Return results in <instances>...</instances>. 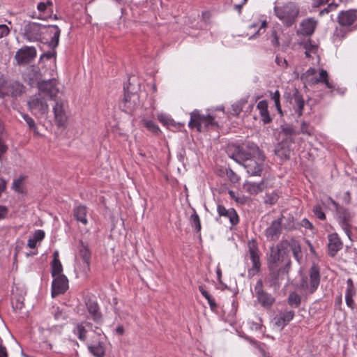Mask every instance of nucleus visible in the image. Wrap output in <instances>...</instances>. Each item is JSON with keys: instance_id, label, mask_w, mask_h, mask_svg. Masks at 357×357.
Instances as JSON below:
<instances>
[{"instance_id": "obj_1", "label": "nucleus", "mask_w": 357, "mask_h": 357, "mask_svg": "<svg viewBox=\"0 0 357 357\" xmlns=\"http://www.w3.org/2000/svg\"><path fill=\"white\" fill-rule=\"evenodd\" d=\"M285 244L281 241L276 245L271 246L267 255L268 280L271 286L279 287L280 280L284 279L290 270L291 260L288 257L289 251L284 248Z\"/></svg>"}, {"instance_id": "obj_2", "label": "nucleus", "mask_w": 357, "mask_h": 357, "mask_svg": "<svg viewBox=\"0 0 357 357\" xmlns=\"http://www.w3.org/2000/svg\"><path fill=\"white\" fill-rule=\"evenodd\" d=\"M226 152L229 158L242 165L251 157L260 155L259 147L252 142H245L241 145L229 144Z\"/></svg>"}, {"instance_id": "obj_3", "label": "nucleus", "mask_w": 357, "mask_h": 357, "mask_svg": "<svg viewBox=\"0 0 357 357\" xmlns=\"http://www.w3.org/2000/svg\"><path fill=\"white\" fill-rule=\"evenodd\" d=\"M321 275L319 268L313 264L309 271V275L303 277L299 284V289L305 296L314 294L320 284Z\"/></svg>"}, {"instance_id": "obj_4", "label": "nucleus", "mask_w": 357, "mask_h": 357, "mask_svg": "<svg viewBox=\"0 0 357 357\" xmlns=\"http://www.w3.org/2000/svg\"><path fill=\"white\" fill-rule=\"evenodd\" d=\"M25 92V86L18 81L9 82L3 77H0V98L6 96L17 98Z\"/></svg>"}, {"instance_id": "obj_5", "label": "nucleus", "mask_w": 357, "mask_h": 357, "mask_svg": "<svg viewBox=\"0 0 357 357\" xmlns=\"http://www.w3.org/2000/svg\"><path fill=\"white\" fill-rule=\"evenodd\" d=\"M274 11L278 17L287 26H291L298 16L299 9L295 3L289 2L282 7H275Z\"/></svg>"}, {"instance_id": "obj_6", "label": "nucleus", "mask_w": 357, "mask_h": 357, "mask_svg": "<svg viewBox=\"0 0 357 357\" xmlns=\"http://www.w3.org/2000/svg\"><path fill=\"white\" fill-rule=\"evenodd\" d=\"M248 253L252 261V266L248 269V273L250 278L257 275L261 269L260 253L258 243L256 240L252 239L248 241Z\"/></svg>"}, {"instance_id": "obj_7", "label": "nucleus", "mask_w": 357, "mask_h": 357, "mask_svg": "<svg viewBox=\"0 0 357 357\" xmlns=\"http://www.w3.org/2000/svg\"><path fill=\"white\" fill-rule=\"evenodd\" d=\"M43 27L45 31H41V43L54 50L59 45L60 29L56 25H43Z\"/></svg>"}, {"instance_id": "obj_8", "label": "nucleus", "mask_w": 357, "mask_h": 357, "mask_svg": "<svg viewBox=\"0 0 357 357\" xmlns=\"http://www.w3.org/2000/svg\"><path fill=\"white\" fill-rule=\"evenodd\" d=\"M264 155L260 151V155L251 157L243 165L251 176H261L264 171Z\"/></svg>"}, {"instance_id": "obj_9", "label": "nucleus", "mask_w": 357, "mask_h": 357, "mask_svg": "<svg viewBox=\"0 0 357 357\" xmlns=\"http://www.w3.org/2000/svg\"><path fill=\"white\" fill-rule=\"evenodd\" d=\"M336 211L339 225L351 239L353 215L348 210L339 206H336Z\"/></svg>"}, {"instance_id": "obj_10", "label": "nucleus", "mask_w": 357, "mask_h": 357, "mask_svg": "<svg viewBox=\"0 0 357 357\" xmlns=\"http://www.w3.org/2000/svg\"><path fill=\"white\" fill-rule=\"evenodd\" d=\"M124 98L121 103L120 107L126 112H131L139 105V96L137 92H131L130 86L126 89L124 88Z\"/></svg>"}, {"instance_id": "obj_11", "label": "nucleus", "mask_w": 357, "mask_h": 357, "mask_svg": "<svg viewBox=\"0 0 357 357\" xmlns=\"http://www.w3.org/2000/svg\"><path fill=\"white\" fill-rule=\"evenodd\" d=\"M294 141L292 137H286L278 143L275 149V153L282 160H288L293 151Z\"/></svg>"}, {"instance_id": "obj_12", "label": "nucleus", "mask_w": 357, "mask_h": 357, "mask_svg": "<svg viewBox=\"0 0 357 357\" xmlns=\"http://www.w3.org/2000/svg\"><path fill=\"white\" fill-rule=\"evenodd\" d=\"M36 56V50L34 47L24 46L16 52L15 59L18 64L30 63Z\"/></svg>"}, {"instance_id": "obj_13", "label": "nucleus", "mask_w": 357, "mask_h": 357, "mask_svg": "<svg viewBox=\"0 0 357 357\" xmlns=\"http://www.w3.org/2000/svg\"><path fill=\"white\" fill-rule=\"evenodd\" d=\"M45 31L43 24L36 22H29L24 26V36L28 40L40 41L41 31Z\"/></svg>"}, {"instance_id": "obj_14", "label": "nucleus", "mask_w": 357, "mask_h": 357, "mask_svg": "<svg viewBox=\"0 0 357 357\" xmlns=\"http://www.w3.org/2000/svg\"><path fill=\"white\" fill-rule=\"evenodd\" d=\"M52 282V296L53 298L63 294L68 289V280L65 275L53 277Z\"/></svg>"}, {"instance_id": "obj_15", "label": "nucleus", "mask_w": 357, "mask_h": 357, "mask_svg": "<svg viewBox=\"0 0 357 357\" xmlns=\"http://www.w3.org/2000/svg\"><path fill=\"white\" fill-rule=\"evenodd\" d=\"M256 296L259 303L264 307L269 308L275 302V298L263 290V283L259 280L255 286Z\"/></svg>"}, {"instance_id": "obj_16", "label": "nucleus", "mask_w": 357, "mask_h": 357, "mask_svg": "<svg viewBox=\"0 0 357 357\" xmlns=\"http://www.w3.org/2000/svg\"><path fill=\"white\" fill-rule=\"evenodd\" d=\"M27 105L29 109L37 111L41 114H46L48 112V105L40 93L31 97Z\"/></svg>"}, {"instance_id": "obj_17", "label": "nucleus", "mask_w": 357, "mask_h": 357, "mask_svg": "<svg viewBox=\"0 0 357 357\" xmlns=\"http://www.w3.org/2000/svg\"><path fill=\"white\" fill-rule=\"evenodd\" d=\"M56 84L57 83L55 79L43 80L38 83V89L40 93H45L50 96L51 99H54L59 92Z\"/></svg>"}, {"instance_id": "obj_18", "label": "nucleus", "mask_w": 357, "mask_h": 357, "mask_svg": "<svg viewBox=\"0 0 357 357\" xmlns=\"http://www.w3.org/2000/svg\"><path fill=\"white\" fill-rule=\"evenodd\" d=\"M87 312L91 315V319L96 323L101 324L102 323V314L98 302L95 300L89 298L85 302Z\"/></svg>"}, {"instance_id": "obj_19", "label": "nucleus", "mask_w": 357, "mask_h": 357, "mask_svg": "<svg viewBox=\"0 0 357 357\" xmlns=\"http://www.w3.org/2000/svg\"><path fill=\"white\" fill-rule=\"evenodd\" d=\"M23 79L31 86L34 85L38 86L41 79V73L38 68L35 66H30L23 74Z\"/></svg>"}, {"instance_id": "obj_20", "label": "nucleus", "mask_w": 357, "mask_h": 357, "mask_svg": "<svg viewBox=\"0 0 357 357\" xmlns=\"http://www.w3.org/2000/svg\"><path fill=\"white\" fill-rule=\"evenodd\" d=\"M217 212L220 217L228 218L231 226L239 223V216L234 208H226L223 205L218 204Z\"/></svg>"}, {"instance_id": "obj_21", "label": "nucleus", "mask_w": 357, "mask_h": 357, "mask_svg": "<svg viewBox=\"0 0 357 357\" xmlns=\"http://www.w3.org/2000/svg\"><path fill=\"white\" fill-rule=\"evenodd\" d=\"M54 120L59 127H63L67 121L68 117L66 113L64 103L61 101H56L53 108Z\"/></svg>"}, {"instance_id": "obj_22", "label": "nucleus", "mask_w": 357, "mask_h": 357, "mask_svg": "<svg viewBox=\"0 0 357 357\" xmlns=\"http://www.w3.org/2000/svg\"><path fill=\"white\" fill-rule=\"evenodd\" d=\"M282 218L273 220L265 230V236L269 241H276L282 232Z\"/></svg>"}, {"instance_id": "obj_23", "label": "nucleus", "mask_w": 357, "mask_h": 357, "mask_svg": "<svg viewBox=\"0 0 357 357\" xmlns=\"http://www.w3.org/2000/svg\"><path fill=\"white\" fill-rule=\"evenodd\" d=\"M328 250L331 257H335L343 247V243L337 233L328 235Z\"/></svg>"}, {"instance_id": "obj_24", "label": "nucleus", "mask_w": 357, "mask_h": 357, "mask_svg": "<svg viewBox=\"0 0 357 357\" xmlns=\"http://www.w3.org/2000/svg\"><path fill=\"white\" fill-rule=\"evenodd\" d=\"M293 310H285L277 314L274 319V326L282 330L294 317Z\"/></svg>"}, {"instance_id": "obj_25", "label": "nucleus", "mask_w": 357, "mask_h": 357, "mask_svg": "<svg viewBox=\"0 0 357 357\" xmlns=\"http://www.w3.org/2000/svg\"><path fill=\"white\" fill-rule=\"evenodd\" d=\"M87 348L90 354L94 357H105V344L100 338L92 340L91 342L88 344Z\"/></svg>"}, {"instance_id": "obj_26", "label": "nucleus", "mask_w": 357, "mask_h": 357, "mask_svg": "<svg viewBox=\"0 0 357 357\" xmlns=\"http://www.w3.org/2000/svg\"><path fill=\"white\" fill-rule=\"evenodd\" d=\"M282 242L286 243V244L284 245L285 250H288V248H290L292 251L294 257L298 263H300L303 258L300 243L294 238H291L290 240H282Z\"/></svg>"}, {"instance_id": "obj_27", "label": "nucleus", "mask_w": 357, "mask_h": 357, "mask_svg": "<svg viewBox=\"0 0 357 357\" xmlns=\"http://www.w3.org/2000/svg\"><path fill=\"white\" fill-rule=\"evenodd\" d=\"M356 19V11L349 10L340 12L338 15L337 21L341 26H349L353 24Z\"/></svg>"}, {"instance_id": "obj_28", "label": "nucleus", "mask_w": 357, "mask_h": 357, "mask_svg": "<svg viewBox=\"0 0 357 357\" xmlns=\"http://www.w3.org/2000/svg\"><path fill=\"white\" fill-rule=\"evenodd\" d=\"M266 187V185L264 180H261L259 182L246 181L243 185V190L250 195H257L259 192H262Z\"/></svg>"}, {"instance_id": "obj_29", "label": "nucleus", "mask_w": 357, "mask_h": 357, "mask_svg": "<svg viewBox=\"0 0 357 357\" xmlns=\"http://www.w3.org/2000/svg\"><path fill=\"white\" fill-rule=\"evenodd\" d=\"M93 324L89 321H84L81 323H77L73 329V333L75 335L77 336L78 339L80 341H86V333L88 328H92Z\"/></svg>"}, {"instance_id": "obj_30", "label": "nucleus", "mask_w": 357, "mask_h": 357, "mask_svg": "<svg viewBox=\"0 0 357 357\" xmlns=\"http://www.w3.org/2000/svg\"><path fill=\"white\" fill-rule=\"evenodd\" d=\"M205 115L199 114L197 110L190 113V121L189 122V127L190 128H197L199 132L202 131V123H204Z\"/></svg>"}, {"instance_id": "obj_31", "label": "nucleus", "mask_w": 357, "mask_h": 357, "mask_svg": "<svg viewBox=\"0 0 357 357\" xmlns=\"http://www.w3.org/2000/svg\"><path fill=\"white\" fill-rule=\"evenodd\" d=\"M51 274L52 277L63 275V266L59 260V252L55 251L53 254V259L51 262Z\"/></svg>"}, {"instance_id": "obj_32", "label": "nucleus", "mask_w": 357, "mask_h": 357, "mask_svg": "<svg viewBox=\"0 0 357 357\" xmlns=\"http://www.w3.org/2000/svg\"><path fill=\"white\" fill-rule=\"evenodd\" d=\"M317 24V21L313 18L305 20L301 23V33L306 36L312 35L315 30Z\"/></svg>"}, {"instance_id": "obj_33", "label": "nucleus", "mask_w": 357, "mask_h": 357, "mask_svg": "<svg viewBox=\"0 0 357 357\" xmlns=\"http://www.w3.org/2000/svg\"><path fill=\"white\" fill-rule=\"evenodd\" d=\"M86 214L87 208L84 205H79L73 210V215L75 218L84 225H87L88 223Z\"/></svg>"}, {"instance_id": "obj_34", "label": "nucleus", "mask_w": 357, "mask_h": 357, "mask_svg": "<svg viewBox=\"0 0 357 357\" xmlns=\"http://www.w3.org/2000/svg\"><path fill=\"white\" fill-rule=\"evenodd\" d=\"M45 236V231L38 229L34 232L33 238L28 240L27 246L31 249H34L37 246V243L43 240Z\"/></svg>"}, {"instance_id": "obj_35", "label": "nucleus", "mask_w": 357, "mask_h": 357, "mask_svg": "<svg viewBox=\"0 0 357 357\" xmlns=\"http://www.w3.org/2000/svg\"><path fill=\"white\" fill-rule=\"evenodd\" d=\"M257 109L259 110L260 115L261 116V120L264 123H268L271 121V118L269 116L268 111V105L266 101L261 100L260 101L257 106Z\"/></svg>"}, {"instance_id": "obj_36", "label": "nucleus", "mask_w": 357, "mask_h": 357, "mask_svg": "<svg viewBox=\"0 0 357 357\" xmlns=\"http://www.w3.org/2000/svg\"><path fill=\"white\" fill-rule=\"evenodd\" d=\"M293 98L296 105V112H297L298 116H301L303 114L305 102L301 94L296 89H294Z\"/></svg>"}, {"instance_id": "obj_37", "label": "nucleus", "mask_w": 357, "mask_h": 357, "mask_svg": "<svg viewBox=\"0 0 357 357\" xmlns=\"http://www.w3.org/2000/svg\"><path fill=\"white\" fill-rule=\"evenodd\" d=\"M312 84H317L319 82L324 83L328 88H331V84L328 80V73L325 70H321L319 73V77H312L311 79Z\"/></svg>"}, {"instance_id": "obj_38", "label": "nucleus", "mask_w": 357, "mask_h": 357, "mask_svg": "<svg viewBox=\"0 0 357 357\" xmlns=\"http://www.w3.org/2000/svg\"><path fill=\"white\" fill-rule=\"evenodd\" d=\"M199 290L202 295L207 300L208 303L211 310H215L217 308V304L215 299L211 296V294L205 289L204 287L199 286Z\"/></svg>"}, {"instance_id": "obj_39", "label": "nucleus", "mask_w": 357, "mask_h": 357, "mask_svg": "<svg viewBox=\"0 0 357 357\" xmlns=\"http://www.w3.org/2000/svg\"><path fill=\"white\" fill-rule=\"evenodd\" d=\"M287 303L291 307L297 308L301 303V298L297 293L291 292L288 296Z\"/></svg>"}, {"instance_id": "obj_40", "label": "nucleus", "mask_w": 357, "mask_h": 357, "mask_svg": "<svg viewBox=\"0 0 357 357\" xmlns=\"http://www.w3.org/2000/svg\"><path fill=\"white\" fill-rule=\"evenodd\" d=\"M281 132L287 136L291 137L293 135H299V131L296 128L290 124H284L281 126Z\"/></svg>"}, {"instance_id": "obj_41", "label": "nucleus", "mask_w": 357, "mask_h": 357, "mask_svg": "<svg viewBox=\"0 0 357 357\" xmlns=\"http://www.w3.org/2000/svg\"><path fill=\"white\" fill-rule=\"evenodd\" d=\"M190 222L191 224V226L195 229V231L196 232H199L202 229L201 226V222L199 215L195 211H194V213L191 215L190 218Z\"/></svg>"}, {"instance_id": "obj_42", "label": "nucleus", "mask_w": 357, "mask_h": 357, "mask_svg": "<svg viewBox=\"0 0 357 357\" xmlns=\"http://www.w3.org/2000/svg\"><path fill=\"white\" fill-rule=\"evenodd\" d=\"M298 131L299 134L302 133L303 135L311 136L314 132V128L310 125L309 122L303 121L301 125V129Z\"/></svg>"}, {"instance_id": "obj_43", "label": "nucleus", "mask_w": 357, "mask_h": 357, "mask_svg": "<svg viewBox=\"0 0 357 357\" xmlns=\"http://www.w3.org/2000/svg\"><path fill=\"white\" fill-rule=\"evenodd\" d=\"M316 73H317V71L315 69L310 68L305 73H303L301 75V79H303L305 82H307L308 84L312 85L311 84L310 79L312 77H316V76H315Z\"/></svg>"}, {"instance_id": "obj_44", "label": "nucleus", "mask_w": 357, "mask_h": 357, "mask_svg": "<svg viewBox=\"0 0 357 357\" xmlns=\"http://www.w3.org/2000/svg\"><path fill=\"white\" fill-rule=\"evenodd\" d=\"M22 117H23L24 120L26 122L27 125L29 126V128L31 130H33L34 132V133L38 134V131L37 127L36 126L35 121L31 117H30L29 115L25 114H22Z\"/></svg>"}, {"instance_id": "obj_45", "label": "nucleus", "mask_w": 357, "mask_h": 357, "mask_svg": "<svg viewBox=\"0 0 357 357\" xmlns=\"http://www.w3.org/2000/svg\"><path fill=\"white\" fill-rule=\"evenodd\" d=\"M356 294V288L354 284V282L351 278H349L347 280V289L345 292V296H354Z\"/></svg>"}, {"instance_id": "obj_46", "label": "nucleus", "mask_w": 357, "mask_h": 357, "mask_svg": "<svg viewBox=\"0 0 357 357\" xmlns=\"http://www.w3.org/2000/svg\"><path fill=\"white\" fill-rule=\"evenodd\" d=\"M79 253L83 261L89 265L91 259V252L89 250L86 248H83L80 250Z\"/></svg>"}, {"instance_id": "obj_47", "label": "nucleus", "mask_w": 357, "mask_h": 357, "mask_svg": "<svg viewBox=\"0 0 357 357\" xmlns=\"http://www.w3.org/2000/svg\"><path fill=\"white\" fill-rule=\"evenodd\" d=\"M278 197H278V194L275 192H272L271 194H266V198L265 202L270 205H273L278 202Z\"/></svg>"}, {"instance_id": "obj_48", "label": "nucleus", "mask_w": 357, "mask_h": 357, "mask_svg": "<svg viewBox=\"0 0 357 357\" xmlns=\"http://www.w3.org/2000/svg\"><path fill=\"white\" fill-rule=\"evenodd\" d=\"M313 212L319 219L321 220H324L326 219V215L319 205H317L314 207Z\"/></svg>"}, {"instance_id": "obj_49", "label": "nucleus", "mask_w": 357, "mask_h": 357, "mask_svg": "<svg viewBox=\"0 0 357 357\" xmlns=\"http://www.w3.org/2000/svg\"><path fill=\"white\" fill-rule=\"evenodd\" d=\"M24 180H14L13 187L16 192L22 193L24 192Z\"/></svg>"}, {"instance_id": "obj_50", "label": "nucleus", "mask_w": 357, "mask_h": 357, "mask_svg": "<svg viewBox=\"0 0 357 357\" xmlns=\"http://www.w3.org/2000/svg\"><path fill=\"white\" fill-rule=\"evenodd\" d=\"M280 95L279 91H275V92L273 93V95L272 96V99L275 102V107L277 108V110L280 114H282V109H281V106H280Z\"/></svg>"}, {"instance_id": "obj_51", "label": "nucleus", "mask_w": 357, "mask_h": 357, "mask_svg": "<svg viewBox=\"0 0 357 357\" xmlns=\"http://www.w3.org/2000/svg\"><path fill=\"white\" fill-rule=\"evenodd\" d=\"M144 124L145 126L154 134H157L160 130L158 127L152 121H146Z\"/></svg>"}, {"instance_id": "obj_52", "label": "nucleus", "mask_w": 357, "mask_h": 357, "mask_svg": "<svg viewBox=\"0 0 357 357\" xmlns=\"http://www.w3.org/2000/svg\"><path fill=\"white\" fill-rule=\"evenodd\" d=\"M8 208L3 205H0V220H4L7 218L8 214Z\"/></svg>"}, {"instance_id": "obj_53", "label": "nucleus", "mask_w": 357, "mask_h": 357, "mask_svg": "<svg viewBox=\"0 0 357 357\" xmlns=\"http://www.w3.org/2000/svg\"><path fill=\"white\" fill-rule=\"evenodd\" d=\"M9 33L10 29L6 24H0V38L8 36Z\"/></svg>"}, {"instance_id": "obj_54", "label": "nucleus", "mask_w": 357, "mask_h": 357, "mask_svg": "<svg viewBox=\"0 0 357 357\" xmlns=\"http://www.w3.org/2000/svg\"><path fill=\"white\" fill-rule=\"evenodd\" d=\"M271 37V43L273 45L278 47L280 45L279 36H278L277 31L275 30L272 31Z\"/></svg>"}, {"instance_id": "obj_55", "label": "nucleus", "mask_w": 357, "mask_h": 357, "mask_svg": "<svg viewBox=\"0 0 357 357\" xmlns=\"http://www.w3.org/2000/svg\"><path fill=\"white\" fill-rule=\"evenodd\" d=\"M90 329L93 331V332L97 335V338H100L101 340H102V335L104 334L102 330L100 328H99L98 326L93 327V326L92 328Z\"/></svg>"}, {"instance_id": "obj_56", "label": "nucleus", "mask_w": 357, "mask_h": 357, "mask_svg": "<svg viewBox=\"0 0 357 357\" xmlns=\"http://www.w3.org/2000/svg\"><path fill=\"white\" fill-rule=\"evenodd\" d=\"M352 296H345V301L347 305L351 310L354 309V301Z\"/></svg>"}, {"instance_id": "obj_57", "label": "nucleus", "mask_w": 357, "mask_h": 357, "mask_svg": "<svg viewBox=\"0 0 357 357\" xmlns=\"http://www.w3.org/2000/svg\"><path fill=\"white\" fill-rule=\"evenodd\" d=\"M203 123H205V125L206 126H209V125H214L215 124V121H214V118L211 116V115H206L205 116V119H204V121Z\"/></svg>"}, {"instance_id": "obj_58", "label": "nucleus", "mask_w": 357, "mask_h": 357, "mask_svg": "<svg viewBox=\"0 0 357 357\" xmlns=\"http://www.w3.org/2000/svg\"><path fill=\"white\" fill-rule=\"evenodd\" d=\"M0 357H8V353L6 347L2 344V340L0 338Z\"/></svg>"}, {"instance_id": "obj_59", "label": "nucleus", "mask_w": 357, "mask_h": 357, "mask_svg": "<svg viewBox=\"0 0 357 357\" xmlns=\"http://www.w3.org/2000/svg\"><path fill=\"white\" fill-rule=\"evenodd\" d=\"M337 6V4H333V3H331V4H328V7L323 9L321 12H320V15H324V13H329L331 10L333 9H335L336 8Z\"/></svg>"}, {"instance_id": "obj_60", "label": "nucleus", "mask_w": 357, "mask_h": 357, "mask_svg": "<svg viewBox=\"0 0 357 357\" xmlns=\"http://www.w3.org/2000/svg\"><path fill=\"white\" fill-rule=\"evenodd\" d=\"M7 146L3 143L1 138L0 137V160L1 159L3 154L7 151Z\"/></svg>"}, {"instance_id": "obj_61", "label": "nucleus", "mask_w": 357, "mask_h": 357, "mask_svg": "<svg viewBox=\"0 0 357 357\" xmlns=\"http://www.w3.org/2000/svg\"><path fill=\"white\" fill-rule=\"evenodd\" d=\"M329 0H312V5L314 8H318L320 6L327 3Z\"/></svg>"}, {"instance_id": "obj_62", "label": "nucleus", "mask_w": 357, "mask_h": 357, "mask_svg": "<svg viewBox=\"0 0 357 357\" xmlns=\"http://www.w3.org/2000/svg\"><path fill=\"white\" fill-rule=\"evenodd\" d=\"M56 56V52H47L46 53H44L41 55L40 59L46 58L47 59H50L52 57H54Z\"/></svg>"}, {"instance_id": "obj_63", "label": "nucleus", "mask_w": 357, "mask_h": 357, "mask_svg": "<svg viewBox=\"0 0 357 357\" xmlns=\"http://www.w3.org/2000/svg\"><path fill=\"white\" fill-rule=\"evenodd\" d=\"M275 61L279 66H284V67L287 66V61L284 59L277 56L275 59Z\"/></svg>"}, {"instance_id": "obj_64", "label": "nucleus", "mask_w": 357, "mask_h": 357, "mask_svg": "<svg viewBox=\"0 0 357 357\" xmlns=\"http://www.w3.org/2000/svg\"><path fill=\"white\" fill-rule=\"evenodd\" d=\"M158 120L162 123L164 125H168L169 124V119H168V118L164 115H159L158 116Z\"/></svg>"}]
</instances>
